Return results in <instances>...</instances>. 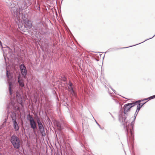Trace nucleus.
<instances>
[{"label":"nucleus","instance_id":"1","mask_svg":"<svg viewBox=\"0 0 155 155\" xmlns=\"http://www.w3.org/2000/svg\"><path fill=\"white\" fill-rule=\"evenodd\" d=\"M13 88H8L10 101L7 105V112L8 114L11 112L10 116L12 121L14 128L15 131H18L19 130V126L17 121V114L12 111H20L23 109L27 97L26 94H24L22 92L23 88H19V91H17L16 92V99L17 103L15 102V96L13 95L12 97Z\"/></svg>","mask_w":155,"mask_h":155},{"label":"nucleus","instance_id":"2","mask_svg":"<svg viewBox=\"0 0 155 155\" xmlns=\"http://www.w3.org/2000/svg\"><path fill=\"white\" fill-rule=\"evenodd\" d=\"M120 123L124 126V128L125 130L127 138V140L128 141V137L129 134H130L129 137L131 139L132 141L134 140V124L135 122L132 121L130 123L129 120L126 117L125 120H123V122L119 121Z\"/></svg>","mask_w":155,"mask_h":155},{"label":"nucleus","instance_id":"3","mask_svg":"<svg viewBox=\"0 0 155 155\" xmlns=\"http://www.w3.org/2000/svg\"><path fill=\"white\" fill-rule=\"evenodd\" d=\"M131 108V107L128 103L124 105L123 110L122 108L120 110L118 114V120L119 121L123 122V120H125L126 117L128 116L127 112L130 111Z\"/></svg>","mask_w":155,"mask_h":155},{"label":"nucleus","instance_id":"4","mask_svg":"<svg viewBox=\"0 0 155 155\" xmlns=\"http://www.w3.org/2000/svg\"><path fill=\"white\" fill-rule=\"evenodd\" d=\"M10 141L14 147L16 149H19L21 146L20 141L18 137L15 134L12 135L10 138Z\"/></svg>","mask_w":155,"mask_h":155},{"label":"nucleus","instance_id":"5","mask_svg":"<svg viewBox=\"0 0 155 155\" xmlns=\"http://www.w3.org/2000/svg\"><path fill=\"white\" fill-rule=\"evenodd\" d=\"M37 123L40 133L42 135L44 134L45 135V127L43 124L42 122L38 118L37 119Z\"/></svg>","mask_w":155,"mask_h":155},{"label":"nucleus","instance_id":"6","mask_svg":"<svg viewBox=\"0 0 155 155\" xmlns=\"http://www.w3.org/2000/svg\"><path fill=\"white\" fill-rule=\"evenodd\" d=\"M82 88V93L84 92L86 94H88L89 96H91L94 99L96 98L95 95L92 93V91H93V89L91 88H83H83Z\"/></svg>","mask_w":155,"mask_h":155},{"label":"nucleus","instance_id":"7","mask_svg":"<svg viewBox=\"0 0 155 155\" xmlns=\"http://www.w3.org/2000/svg\"><path fill=\"white\" fill-rule=\"evenodd\" d=\"M10 10L12 13L15 16H16L18 19L20 18L21 14L19 12V9L15 7V6L13 7H11Z\"/></svg>","mask_w":155,"mask_h":155},{"label":"nucleus","instance_id":"8","mask_svg":"<svg viewBox=\"0 0 155 155\" xmlns=\"http://www.w3.org/2000/svg\"><path fill=\"white\" fill-rule=\"evenodd\" d=\"M34 90L35 91V96L36 98L40 97H42L44 95V94L42 92V90L41 88H40L38 90L37 89H35V88H34Z\"/></svg>","mask_w":155,"mask_h":155},{"label":"nucleus","instance_id":"9","mask_svg":"<svg viewBox=\"0 0 155 155\" xmlns=\"http://www.w3.org/2000/svg\"><path fill=\"white\" fill-rule=\"evenodd\" d=\"M19 68L22 75L23 76L24 78H25L27 72L26 67L23 64H22L20 65Z\"/></svg>","mask_w":155,"mask_h":155},{"label":"nucleus","instance_id":"10","mask_svg":"<svg viewBox=\"0 0 155 155\" xmlns=\"http://www.w3.org/2000/svg\"><path fill=\"white\" fill-rule=\"evenodd\" d=\"M6 76L8 78V82L9 85L8 87H11L12 85V82L11 81V78H12L11 74L9 72L8 70H6Z\"/></svg>","mask_w":155,"mask_h":155},{"label":"nucleus","instance_id":"11","mask_svg":"<svg viewBox=\"0 0 155 155\" xmlns=\"http://www.w3.org/2000/svg\"><path fill=\"white\" fill-rule=\"evenodd\" d=\"M66 89H68V90L69 91L70 93L73 96L75 97H77V94L75 90L73 88H66Z\"/></svg>","mask_w":155,"mask_h":155},{"label":"nucleus","instance_id":"12","mask_svg":"<svg viewBox=\"0 0 155 155\" xmlns=\"http://www.w3.org/2000/svg\"><path fill=\"white\" fill-rule=\"evenodd\" d=\"M25 21V26L27 28H30L32 27V24L31 22L28 20H24Z\"/></svg>","mask_w":155,"mask_h":155},{"label":"nucleus","instance_id":"13","mask_svg":"<svg viewBox=\"0 0 155 155\" xmlns=\"http://www.w3.org/2000/svg\"><path fill=\"white\" fill-rule=\"evenodd\" d=\"M29 124L31 128L33 130H35L37 128L36 123L34 120L29 122Z\"/></svg>","mask_w":155,"mask_h":155},{"label":"nucleus","instance_id":"14","mask_svg":"<svg viewBox=\"0 0 155 155\" xmlns=\"http://www.w3.org/2000/svg\"><path fill=\"white\" fill-rule=\"evenodd\" d=\"M6 2L8 6L11 7H13L15 6V5L12 2L9 0H6Z\"/></svg>","mask_w":155,"mask_h":155},{"label":"nucleus","instance_id":"15","mask_svg":"<svg viewBox=\"0 0 155 155\" xmlns=\"http://www.w3.org/2000/svg\"><path fill=\"white\" fill-rule=\"evenodd\" d=\"M18 82L21 87H23L24 85V83L23 81L22 80L20 76H18Z\"/></svg>","mask_w":155,"mask_h":155},{"label":"nucleus","instance_id":"16","mask_svg":"<svg viewBox=\"0 0 155 155\" xmlns=\"http://www.w3.org/2000/svg\"><path fill=\"white\" fill-rule=\"evenodd\" d=\"M108 91L110 95L112 96V94L113 93H115V91L113 89V88H107Z\"/></svg>","mask_w":155,"mask_h":155},{"label":"nucleus","instance_id":"17","mask_svg":"<svg viewBox=\"0 0 155 155\" xmlns=\"http://www.w3.org/2000/svg\"><path fill=\"white\" fill-rule=\"evenodd\" d=\"M27 120L29 121V122L34 120L33 117L29 114H28L27 115Z\"/></svg>","mask_w":155,"mask_h":155},{"label":"nucleus","instance_id":"18","mask_svg":"<svg viewBox=\"0 0 155 155\" xmlns=\"http://www.w3.org/2000/svg\"><path fill=\"white\" fill-rule=\"evenodd\" d=\"M129 104L130 107H131V108L136 105H137V104L136 101H134L133 102L129 103Z\"/></svg>","mask_w":155,"mask_h":155},{"label":"nucleus","instance_id":"19","mask_svg":"<svg viewBox=\"0 0 155 155\" xmlns=\"http://www.w3.org/2000/svg\"><path fill=\"white\" fill-rule=\"evenodd\" d=\"M147 102V101H146L143 103H140L138 104L137 105V107H138V108L140 109L141 108L143 107V106Z\"/></svg>","mask_w":155,"mask_h":155},{"label":"nucleus","instance_id":"20","mask_svg":"<svg viewBox=\"0 0 155 155\" xmlns=\"http://www.w3.org/2000/svg\"><path fill=\"white\" fill-rule=\"evenodd\" d=\"M8 119V116H7V117L5 119V120L4 121L3 124H2V126H3V127H5L6 126V123H7V121Z\"/></svg>","mask_w":155,"mask_h":155},{"label":"nucleus","instance_id":"21","mask_svg":"<svg viewBox=\"0 0 155 155\" xmlns=\"http://www.w3.org/2000/svg\"><path fill=\"white\" fill-rule=\"evenodd\" d=\"M56 127H57L58 128V130L60 131H61L63 129V128L61 126V123L58 124V125Z\"/></svg>","mask_w":155,"mask_h":155},{"label":"nucleus","instance_id":"22","mask_svg":"<svg viewBox=\"0 0 155 155\" xmlns=\"http://www.w3.org/2000/svg\"><path fill=\"white\" fill-rule=\"evenodd\" d=\"M54 123L55 125L56 126H58V124L60 123L59 121L57 120H55Z\"/></svg>","mask_w":155,"mask_h":155},{"label":"nucleus","instance_id":"23","mask_svg":"<svg viewBox=\"0 0 155 155\" xmlns=\"http://www.w3.org/2000/svg\"><path fill=\"white\" fill-rule=\"evenodd\" d=\"M62 80L64 82V84H65V83L66 82V78L64 76H61Z\"/></svg>","mask_w":155,"mask_h":155},{"label":"nucleus","instance_id":"24","mask_svg":"<svg viewBox=\"0 0 155 155\" xmlns=\"http://www.w3.org/2000/svg\"><path fill=\"white\" fill-rule=\"evenodd\" d=\"M140 109L138 107H137V109L136 110L135 113L138 114Z\"/></svg>","mask_w":155,"mask_h":155},{"label":"nucleus","instance_id":"25","mask_svg":"<svg viewBox=\"0 0 155 155\" xmlns=\"http://www.w3.org/2000/svg\"><path fill=\"white\" fill-rule=\"evenodd\" d=\"M155 36V35H154L153 37H152V38H149V39H147V40H145V41H143V42H142L140 43H139V44H137V45H133V46H135V45H138V44H141V43H143V42H144V41H146L147 40H148V39H150L152 38H153V37H154Z\"/></svg>","mask_w":155,"mask_h":155},{"label":"nucleus","instance_id":"26","mask_svg":"<svg viewBox=\"0 0 155 155\" xmlns=\"http://www.w3.org/2000/svg\"><path fill=\"white\" fill-rule=\"evenodd\" d=\"M137 104H140V103L143 101L142 100H139L136 101Z\"/></svg>","mask_w":155,"mask_h":155},{"label":"nucleus","instance_id":"27","mask_svg":"<svg viewBox=\"0 0 155 155\" xmlns=\"http://www.w3.org/2000/svg\"><path fill=\"white\" fill-rule=\"evenodd\" d=\"M150 100L155 98V95L150 97Z\"/></svg>","mask_w":155,"mask_h":155},{"label":"nucleus","instance_id":"28","mask_svg":"<svg viewBox=\"0 0 155 155\" xmlns=\"http://www.w3.org/2000/svg\"><path fill=\"white\" fill-rule=\"evenodd\" d=\"M112 99L114 100L115 101V102L117 103L118 102V101L116 99L114 98V97H112Z\"/></svg>","mask_w":155,"mask_h":155},{"label":"nucleus","instance_id":"29","mask_svg":"<svg viewBox=\"0 0 155 155\" xmlns=\"http://www.w3.org/2000/svg\"><path fill=\"white\" fill-rule=\"evenodd\" d=\"M95 122L97 124L98 126L101 129V126L100 125L97 123V122L95 120Z\"/></svg>","mask_w":155,"mask_h":155},{"label":"nucleus","instance_id":"30","mask_svg":"<svg viewBox=\"0 0 155 155\" xmlns=\"http://www.w3.org/2000/svg\"><path fill=\"white\" fill-rule=\"evenodd\" d=\"M68 84L70 87L72 86V84L70 82H69Z\"/></svg>","mask_w":155,"mask_h":155},{"label":"nucleus","instance_id":"31","mask_svg":"<svg viewBox=\"0 0 155 155\" xmlns=\"http://www.w3.org/2000/svg\"><path fill=\"white\" fill-rule=\"evenodd\" d=\"M137 114L135 113V114H134V117L135 118H136V117L137 116Z\"/></svg>","mask_w":155,"mask_h":155},{"label":"nucleus","instance_id":"32","mask_svg":"<svg viewBox=\"0 0 155 155\" xmlns=\"http://www.w3.org/2000/svg\"><path fill=\"white\" fill-rule=\"evenodd\" d=\"M3 127H3V126H2V125H1L0 126V130L2 129Z\"/></svg>","mask_w":155,"mask_h":155},{"label":"nucleus","instance_id":"33","mask_svg":"<svg viewBox=\"0 0 155 155\" xmlns=\"http://www.w3.org/2000/svg\"><path fill=\"white\" fill-rule=\"evenodd\" d=\"M146 99H147V100H148V101H147V102L148 101H149V100H150V97H147V98H146Z\"/></svg>","mask_w":155,"mask_h":155},{"label":"nucleus","instance_id":"34","mask_svg":"<svg viewBox=\"0 0 155 155\" xmlns=\"http://www.w3.org/2000/svg\"><path fill=\"white\" fill-rule=\"evenodd\" d=\"M131 46H129V47H127L122 48H121V49H123V48H129V47H131Z\"/></svg>","mask_w":155,"mask_h":155},{"label":"nucleus","instance_id":"35","mask_svg":"<svg viewBox=\"0 0 155 155\" xmlns=\"http://www.w3.org/2000/svg\"><path fill=\"white\" fill-rule=\"evenodd\" d=\"M147 99L146 98H144V99H142V101H146V100H147Z\"/></svg>","mask_w":155,"mask_h":155},{"label":"nucleus","instance_id":"36","mask_svg":"<svg viewBox=\"0 0 155 155\" xmlns=\"http://www.w3.org/2000/svg\"><path fill=\"white\" fill-rule=\"evenodd\" d=\"M135 119H136V118L134 117L133 121L135 122Z\"/></svg>","mask_w":155,"mask_h":155},{"label":"nucleus","instance_id":"37","mask_svg":"<svg viewBox=\"0 0 155 155\" xmlns=\"http://www.w3.org/2000/svg\"><path fill=\"white\" fill-rule=\"evenodd\" d=\"M0 45H1V46L2 45V42H1V41H0Z\"/></svg>","mask_w":155,"mask_h":155},{"label":"nucleus","instance_id":"38","mask_svg":"<svg viewBox=\"0 0 155 155\" xmlns=\"http://www.w3.org/2000/svg\"><path fill=\"white\" fill-rule=\"evenodd\" d=\"M107 86H108V85H107ZM107 87V86L105 85V87Z\"/></svg>","mask_w":155,"mask_h":155},{"label":"nucleus","instance_id":"39","mask_svg":"<svg viewBox=\"0 0 155 155\" xmlns=\"http://www.w3.org/2000/svg\"><path fill=\"white\" fill-rule=\"evenodd\" d=\"M28 88V91H29V88L28 87V88Z\"/></svg>","mask_w":155,"mask_h":155},{"label":"nucleus","instance_id":"40","mask_svg":"<svg viewBox=\"0 0 155 155\" xmlns=\"http://www.w3.org/2000/svg\"><path fill=\"white\" fill-rule=\"evenodd\" d=\"M112 117H113V118H114V117H113V116L112 115Z\"/></svg>","mask_w":155,"mask_h":155},{"label":"nucleus","instance_id":"41","mask_svg":"<svg viewBox=\"0 0 155 155\" xmlns=\"http://www.w3.org/2000/svg\"><path fill=\"white\" fill-rule=\"evenodd\" d=\"M0 155H2L1 153H0Z\"/></svg>","mask_w":155,"mask_h":155},{"label":"nucleus","instance_id":"42","mask_svg":"<svg viewBox=\"0 0 155 155\" xmlns=\"http://www.w3.org/2000/svg\"><path fill=\"white\" fill-rule=\"evenodd\" d=\"M62 87H64V86H62Z\"/></svg>","mask_w":155,"mask_h":155},{"label":"nucleus","instance_id":"43","mask_svg":"<svg viewBox=\"0 0 155 155\" xmlns=\"http://www.w3.org/2000/svg\"><path fill=\"white\" fill-rule=\"evenodd\" d=\"M124 97V98H125V99H127V98H125V97Z\"/></svg>","mask_w":155,"mask_h":155},{"label":"nucleus","instance_id":"44","mask_svg":"<svg viewBox=\"0 0 155 155\" xmlns=\"http://www.w3.org/2000/svg\"><path fill=\"white\" fill-rule=\"evenodd\" d=\"M110 50V51H111V50H110V49H109V50Z\"/></svg>","mask_w":155,"mask_h":155},{"label":"nucleus","instance_id":"45","mask_svg":"<svg viewBox=\"0 0 155 155\" xmlns=\"http://www.w3.org/2000/svg\"><path fill=\"white\" fill-rule=\"evenodd\" d=\"M82 125H83V123H82Z\"/></svg>","mask_w":155,"mask_h":155}]
</instances>
